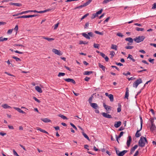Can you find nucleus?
I'll return each instance as SVG.
<instances>
[{
    "label": "nucleus",
    "mask_w": 156,
    "mask_h": 156,
    "mask_svg": "<svg viewBox=\"0 0 156 156\" xmlns=\"http://www.w3.org/2000/svg\"><path fill=\"white\" fill-rule=\"evenodd\" d=\"M146 142H147L146 138L142 136L139 141V145L141 147H143L145 146Z\"/></svg>",
    "instance_id": "f257e3e1"
},
{
    "label": "nucleus",
    "mask_w": 156,
    "mask_h": 156,
    "mask_svg": "<svg viewBox=\"0 0 156 156\" xmlns=\"http://www.w3.org/2000/svg\"><path fill=\"white\" fill-rule=\"evenodd\" d=\"M145 38V37L144 36H139L134 38L133 40L136 42L139 43L143 41Z\"/></svg>",
    "instance_id": "f03ea898"
},
{
    "label": "nucleus",
    "mask_w": 156,
    "mask_h": 156,
    "mask_svg": "<svg viewBox=\"0 0 156 156\" xmlns=\"http://www.w3.org/2000/svg\"><path fill=\"white\" fill-rule=\"evenodd\" d=\"M142 80L141 79L139 78L133 84V86L135 87L136 88L137 87L138 85L142 83Z\"/></svg>",
    "instance_id": "7ed1b4c3"
},
{
    "label": "nucleus",
    "mask_w": 156,
    "mask_h": 156,
    "mask_svg": "<svg viewBox=\"0 0 156 156\" xmlns=\"http://www.w3.org/2000/svg\"><path fill=\"white\" fill-rule=\"evenodd\" d=\"M52 51L55 54L59 56L61 55L62 54V53L60 51L56 49H53L52 50Z\"/></svg>",
    "instance_id": "20e7f679"
},
{
    "label": "nucleus",
    "mask_w": 156,
    "mask_h": 156,
    "mask_svg": "<svg viewBox=\"0 0 156 156\" xmlns=\"http://www.w3.org/2000/svg\"><path fill=\"white\" fill-rule=\"evenodd\" d=\"M108 113H109V112H107V113L105 112H103L102 113V115L103 117L105 118H112V117L111 115H110L108 114Z\"/></svg>",
    "instance_id": "39448f33"
},
{
    "label": "nucleus",
    "mask_w": 156,
    "mask_h": 156,
    "mask_svg": "<svg viewBox=\"0 0 156 156\" xmlns=\"http://www.w3.org/2000/svg\"><path fill=\"white\" fill-rule=\"evenodd\" d=\"M64 80L68 82H71L73 84L76 83L75 81L73 79L70 78L64 79Z\"/></svg>",
    "instance_id": "423d86ee"
},
{
    "label": "nucleus",
    "mask_w": 156,
    "mask_h": 156,
    "mask_svg": "<svg viewBox=\"0 0 156 156\" xmlns=\"http://www.w3.org/2000/svg\"><path fill=\"white\" fill-rule=\"evenodd\" d=\"M103 106L107 112H108L109 110H111V107L106 105L105 103H103Z\"/></svg>",
    "instance_id": "0eeeda50"
},
{
    "label": "nucleus",
    "mask_w": 156,
    "mask_h": 156,
    "mask_svg": "<svg viewBox=\"0 0 156 156\" xmlns=\"http://www.w3.org/2000/svg\"><path fill=\"white\" fill-rule=\"evenodd\" d=\"M128 139L127 141V145L128 147H129L130 145V143L132 141V139L130 136H129L128 137Z\"/></svg>",
    "instance_id": "6e6552de"
},
{
    "label": "nucleus",
    "mask_w": 156,
    "mask_h": 156,
    "mask_svg": "<svg viewBox=\"0 0 156 156\" xmlns=\"http://www.w3.org/2000/svg\"><path fill=\"white\" fill-rule=\"evenodd\" d=\"M138 146L137 145H135L130 150V154H132L134 152L135 150L137 148Z\"/></svg>",
    "instance_id": "1a4fd4ad"
},
{
    "label": "nucleus",
    "mask_w": 156,
    "mask_h": 156,
    "mask_svg": "<svg viewBox=\"0 0 156 156\" xmlns=\"http://www.w3.org/2000/svg\"><path fill=\"white\" fill-rule=\"evenodd\" d=\"M121 124V121L116 122H115L114 126L115 128H118L119 127Z\"/></svg>",
    "instance_id": "9d476101"
},
{
    "label": "nucleus",
    "mask_w": 156,
    "mask_h": 156,
    "mask_svg": "<svg viewBox=\"0 0 156 156\" xmlns=\"http://www.w3.org/2000/svg\"><path fill=\"white\" fill-rule=\"evenodd\" d=\"M13 108L17 110L18 112L22 114H25L26 113L21 109L20 108L17 107H13Z\"/></svg>",
    "instance_id": "9b49d317"
},
{
    "label": "nucleus",
    "mask_w": 156,
    "mask_h": 156,
    "mask_svg": "<svg viewBox=\"0 0 156 156\" xmlns=\"http://www.w3.org/2000/svg\"><path fill=\"white\" fill-rule=\"evenodd\" d=\"M90 106L93 108L96 109L98 108V105L96 103H92L90 105Z\"/></svg>",
    "instance_id": "f8f14e48"
},
{
    "label": "nucleus",
    "mask_w": 156,
    "mask_h": 156,
    "mask_svg": "<svg viewBox=\"0 0 156 156\" xmlns=\"http://www.w3.org/2000/svg\"><path fill=\"white\" fill-rule=\"evenodd\" d=\"M9 5H15L17 6L20 7L22 6V4L21 3H13V2H11L9 3Z\"/></svg>",
    "instance_id": "ddd939ff"
},
{
    "label": "nucleus",
    "mask_w": 156,
    "mask_h": 156,
    "mask_svg": "<svg viewBox=\"0 0 156 156\" xmlns=\"http://www.w3.org/2000/svg\"><path fill=\"white\" fill-rule=\"evenodd\" d=\"M126 92L125 93V98H127L128 99V96L129 95V89L128 87L126 88Z\"/></svg>",
    "instance_id": "4468645a"
},
{
    "label": "nucleus",
    "mask_w": 156,
    "mask_h": 156,
    "mask_svg": "<svg viewBox=\"0 0 156 156\" xmlns=\"http://www.w3.org/2000/svg\"><path fill=\"white\" fill-rule=\"evenodd\" d=\"M35 90L38 92L41 93L42 92L41 88L39 86H37L35 87Z\"/></svg>",
    "instance_id": "2eb2a0df"
},
{
    "label": "nucleus",
    "mask_w": 156,
    "mask_h": 156,
    "mask_svg": "<svg viewBox=\"0 0 156 156\" xmlns=\"http://www.w3.org/2000/svg\"><path fill=\"white\" fill-rule=\"evenodd\" d=\"M41 120L44 122H51V120L47 118L44 119L41 118Z\"/></svg>",
    "instance_id": "dca6fc26"
},
{
    "label": "nucleus",
    "mask_w": 156,
    "mask_h": 156,
    "mask_svg": "<svg viewBox=\"0 0 156 156\" xmlns=\"http://www.w3.org/2000/svg\"><path fill=\"white\" fill-rule=\"evenodd\" d=\"M82 35L87 39H90V37L88 35V34H87L85 33H83L82 34Z\"/></svg>",
    "instance_id": "f3484780"
},
{
    "label": "nucleus",
    "mask_w": 156,
    "mask_h": 156,
    "mask_svg": "<svg viewBox=\"0 0 156 156\" xmlns=\"http://www.w3.org/2000/svg\"><path fill=\"white\" fill-rule=\"evenodd\" d=\"M127 151H128L127 150H124L120 152L119 154V156H123Z\"/></svg>",
    "instance_id": "a211bd4d"
},
{
    "label": "nucleus",
    "mask_w": 156,
    "mask_h": 156,
    "mask_svg": "<svg viewBox=\"0 0 156 156\" xmlns=\"http://www.w3.org/2000/svg\"><path fill=\"white\" fill-rule=\"evenodd\" d=\"M42 37L45 39L49 41H51L54 40V39L52 38H48L47 37Z\"/></svg>",
    "instance_id": "6ab92c4d"
},
{
    "label": "nucleus",
    "mask_w": 156,
    "mask_h": 156,
    "mask_svg": "<svg viewBox=\"0 0 156 156\" xmlns=\"http://www.w3.org/2000/svg\"><path fill=\"white\" fill-rule=\"evenodd\" d=\"M125 40L126 41H129V43H133V40H134L133 39L130 37L126 38Z\"/></svg>",
    "instance_id": "aec40b11"
},
{
    "label": "nucleus",
    "mask_w": 156,
    "mask_h": 156,
    "mask_svg": "<svg viewBox=\"0 0 156 156\" xmlns=\"http://www.w3.org/2000/svg\"><path fill=\"white\" fill-rule=\"evenodd\" d=\"M37 129V130H38L40 131V132H41L42 133H46V134H48V132H47L45 130H44L41 129V128L38 127Z\"/></svg>",
    "instance_id": "412c9836"
},
{
    "label": "nucleus",
    "mask_w": 156,
    "mask_h": 156,
    "mask_svg": "<svg viewBox=\"0 0 156 156\" xmlns=\"http://www.w3.org/2000/svg\"><path fill=\"white\" fill-rule=\"evenodd\" d=\"M111 48L113 49H114L116 51L117 50V46L116 45L112 44L111 45Z\"/></svg>",
    "instance_id": "4be33fe9"
},
{
    "label": "nucleus",
    "mask_w": 156,
    "mask_h": 156,
    "mask_svg": "<svg viewBox=\"0 0 156 156\" xmlns=\"http://www.w3.org/2000/svg\"><path fill=\"white\" fill-rule=\"evenodd\" d=\"M141 129H140V130H137V132L135 134V136L136 137H139L141 136V134L139 133Z\"/></svg>",
    "instance_id": "5701e85b"
},
{
    "label": "nucleus",
    "mask_w": 156,
    "mask_h": 156,
    "mask_svg": "<svg viewBox=\"0 0 156 156\" xmlns=\"http://www.w3.org/2000/svg\"><path fill=\"white\" fill-rule=\"evenodd\" d=\"M108 97L110 99V101L111 102H112L114 101V97L113 96L112 94H109V96H108Z\"/></svg>",
    "instance_id": "b1692460"
},
{
    "label": "nucleus",
    "mask_w": 156,
    "mask_h": 156,
    "mask_svg": "<svg viewBox=\"0 0 156 156\" xmlns=\"http://www.w3.org/2000/svg\"><path fill=\"white\" fill-rule=\"evenodd\" d=\"M93 73V71H85L83 73V74L84 75H90L92 73Z\"/></svg>",
    "instance_id": "393cba45"
},
{
    "label": "nucleus",
    "mask_w": 156,
    "mask_h": 156,
    "mask_svg": "<svg viewBox=\"0 0 156 156\" xmlns=\"http://www.w3.org/2000/svg\"><path fill=\"white\" fill-rule=\"evenodd\" d=\"M98 66L99 67L101 68L104 71H105V67L104 66L101 65L100 63L98 64Z\"/></svg>",
    "instance_id": "a878e982"
},
{
    "label": "nucleus",
    "mask_w": 156,
    "mask_h": 156,
    "mask_svg": "<svg viewBox=\"0 0 156 156\" xmlns=\"http://www.w3.org/2000/svg\"><path fill=\"white\" fill-rule=\"evenodd\" d=\"M37 16V15L34 14L33 15H25V18H29L30 17H35Z\"/></svg>",
    "instance_id": "bb28decb"
},
{
    "label": "nucleus",
    "mask_w": 156,
    "mask_h": 156,
    "mask_svg": "<svg viewBox=\"0 0 156 156\" xmlns=\"http://www.w3.org/2000/svg\"><path fill=\"white\" fill-rule=\"evenodd\" d=\"M156 129V127L154 124H151V126L150 127V129L151 131H153L155 130Z\"/></svg>",
    "instance_id": "cd10ccee"
},
{
    "label": "nucleus",
    "mask_w": 156,
    "mask_h": 156,
    "mask_svg": "<svg viewBox=\"0 0 156 156\" xmlns=\"http://www.w3.org/2000/svg\"><path fill=\"white\" fill-rule=\"evenodd\" d=\"M82 133L84 136L86 138L88 141H90V140L89 137L85 133L83 132H82Z\"/></svg>",
    "instance_id": "c85d7f7f"
},
{
    "label": "nucleus",
    "mask_w": 156,
    "mask_h": 156,
    "mask_svg": "<svg viewBox=\"0 0 156 156\" xmlns=\"http://www.w3.org/2000/svg\"><path fill=\"white\" fill-rule=\"evenodd\" d=\"M118 107L117 108V112H120L121 111V105L120 103L118 104Z\"/></svg>",
    "instance_id": "c756f323"
},
{
    "label": "nucleus",
    "mask_w": 156,
    "mask_h": 156,
    "mask_svg": "<svg viewBox=\"0 0 156 156\" xmlns=\"http://www.w3.org/2000/svg\"><path fill=\"white\" fill-rule=\"evenodd\" d=\"M129 58L133 62H135V60L133 58V57L132 55H129L127 57V58Z\"/></svg>",
    "instance_id": "7c9ffc66"
},
{
    "label": "nucleus",
    "mask_w": 156,
    "mask_h": 156,
    "mask_svg": "<svg viewBox=\"0 0 156 156\" xmlns=\"http://www.w3.org/2000/svg\"><path fill=\"white\" fill-rule=\"evenodd\" d=\"M9 50L12 52L14 51L13 50L11 49H10ZM14 51L16 53L20 54H23V52L20 51L18 50H16V51Z\"/></svg>",
    "instance_id": "2f4dec72"
},
{
    "label": "nucleus",
    "mask_w": 156,
    "mask_h": 156,
    "mask_svg": "<svg viewBox=\"0 0 156 156\" xmlns=\"http://www.w3.org/2000/svg\"><path fill=\"white\" fill-rule=\"evenodd\" d=\"M58 116L59 117H61L63 119H67V118L65 116L62 115L61 114H59L58 115Z\"/></svg>",
    "instance_id": "473e14b6"
},
{
    "label": "nucleus",
    "mask_w": 156,
    "mask_h": 156,
    "mask_svg": "<svg viewBox=\"0 0 156 156\" xmlns=\"http://www.w3.org/2000/svg\"><path fill=\"white\" fill-rule=\"evenodd\" d=\"M136 30L137 31H143L144 30V28H141L140 27H136Z\"/></svg>",
    "instance_id": "72a5a7b5"
},
{
    "label": "nucleus",
    "mask_w": 156,
    "mask_h": 156,
    "mask_svg": "<svg viewBox=\"0 0 156 156\" xmlns=\"http://www.w3.org/2000/svg\"><path fill=\"white\" fill-rule=\"evenodd\" d=\"M2 107L5 108H11V107L8 106L7 104H5L2 105Z\"/></svg>",
    "instance_id": "f704fd0d"
},
{
    "label": "nucleus",
    "mask_w": 156,
    "mask_h": 156,
    "mask_svg": "<svg viewBox=\"0 0 156 156\" xmlns=\"http://www.w3.org/2000/svg\"><path fill=\"white\" fill-rule=\"evenodd\" d=\"M88 43V42H87L86 41H80L79 44H87Z\"/></svg>",
    "instance_id": "c9c22d12"
},
{
    "label": "nucleus",
    "mask_w": 156,
    "mask_h": 156,
    "mask_svg": "<svg viewBox=\"0 0 156 156\" xmlns=\"http://www.w3.org/2000/svg\"><path fill=\"white\" fill-rule=\"evenodd\" d=\"M8 38H3L2 37H0V42L3 41H6L7 40Z\"/></svg>",
    "instance_id": "e433bc0d"
},
{
    "label": "nucleus",
    "mask_w": 156,
    "mask_h": 156,
    "mask_svg": "<svg viewBox=\"0 0 156 156\" xmlns=\"http://www.w3.org/2000/svg\"><path fill=\"white\" fill-rule=\"evenodd\" d=\"M12 58L15 59L16 61H21V60L20 58L15 56H13Z\"/></svg>",
    "instance_id": "4c0bfd02"
},
{
    "label": "nucleus",
    "mask_w": 156,
    "mask_h": 156,
    "mask_svg": "<svg viewBox=\"0 0 156 156\" xmlns=\"http://www.w3.org/2000/svg\"><path fill=\"white\" fill-rule=\"evenodd\" d=\"M94 33L97 34H99L100 35H103L104 34L103 32H100L98 31L95 30L94 31Z\"/></svg>",
    "instance_id": "58836bf2"
},
{
    "label": "nucleus",
    "mask_w": 156,
    "mask_h": 156,
    "mask_svg": "<svg viewBox=\"0 0 156 156\" xmlns=\"http://www.w3.org/2000/svg\"><path fill=\"white\" fill-rule=\"evenodd\" d=\"M100 45L99 44L94 43V47L95 48L98 49L99 48Z\"/></svg>",
    "instance_id": "ea45409f"
},
{
    "label": "nucleus",
    "mask_w": 156,
    "mask_h": 156,
    "mask_svg": "<svg viewBox=\"0 0 156 156\" xmlns=\"http://www.w3.org/2000/svg\"><path fill=\"white\" fill-rule=\"evenodd\" d=\"M65 75V73H59L58 76V77L63 76Z\"/></svg>",
    "instance_id": "a19ab883"
},
{
    "label": "nucleus",
    "mask_w": 156,
    "mask_h": 156,
    "mask_svg": "<svg viewBox=\"0 0 156 156\" xmlns=\"http://www.w3.org/2000/svg\"><path fill=\"white\" fill-rule=\"evenodd\" d=\"M92 1V0H88L86 2L84 3L85 6H86L88 5Z\"/></svg>",
    "instance_id": "79ce46f5"
},
{
    "label": "nucleus",
    "mask_w": 156,
    "mask_h": 156,
    "mask_svg": "<svg viewBox=\"0 0 156 156\" xmlns=\"http://www.w3.org/2000/svg\"><path fill=\"white\" fill-rule=\"evenodd\" d=\"M89 15V13H87L85 14L81 18L80 20L81 21L83 19L86 17L87 16H88Z\"/></svg>",
    "instance_id": "37998d69"
},
{
    "label": "nucleus",
    "mask_w": 156,
    "mask_h": 156,
    "mask_svg": "<svg viewBox=\"0 0 156 156\" xmlns=\"http://www.w3.org/2000/svg\"><path fill=\"white\" fill-rule=\"evenodd\" d=\"M93 97V96L92 95L91 97H90L89 99H88V101L89 103L90 104V105L91 104V103H92V98Z\"/></svg>",
    "instance_id": "c03bdc74"
},
{
    "label": "nucleus",
    "mask_w": 156,
    "mask_h": 156,
    "mask_svg": "<svg viewBox=\"0 0 156 156\" xmlns=\"http://www.w3.org/2000/svg\"><path fill=\"white\" fill-rule=\"evenodd\" d=\"M133 48H134V47L133 46H126L125 47V48L127 49H132Z\"/></svg>",
    "instance_id": "a18cd8bd"
},
{
    "label": "nucleus",
    "mask_w": 156,
    "mask_h": 156,
    "mask_svg": "<svg viewBox=\"0 0 156 156\" xmlns=\"http://www.w3.org/2000/svg\"><path fill=\"white\" fill-rule=\"evenodd\" d=\"M89 26V23L88 22H87L86 23L85 26H84V28L85 29H87L88 28V27Z\"/></svg>",
    "instance_id": "49530a36"
},
{
    "label": "nucleus",
    "mask_w": 156,
    "mask_h": 156,
    "mask_svg": "<svg viewBox=\"0 0 156 156\" xmlns=\"http://www.w3.org/2000/svg\"><path fill=\"white\" fill-rule=\"evenodd\" d=\"M140 129H142V125H143V120L142 119V118L140 116Z\"/></svg>",
    "instance_id": "de8ad7c7"
},
{
    "label": "nucleus",
    "mask_w": 156,
    "mask_h": 156,
    "mask_svg": "<svg viewBox=\"0 0 156 156\" xmlns=\"http://www.w3.org/2000/svg\"><path fill=\"white\" fill-rule=\"evenodd\" d=\"M97 16H98L96 13H93L92 14V16L91 17V18L92 19H94Z\"/></svg>",
    "instance_id": "09e8293b"
},
{
    "label": "nucleus",
    "mask_w": 156,
    "mask_h": 156,
    "mask_svg": "<svg viewBox=\"0 0 156 156\" xmlns=\"http://www.w3.org/2000/svg\"><path fill=\"white\" fill-rule=\"evenodd\" d=\"M115 54V52L113 51H112L110 52V55H111V58H112Z\"/></svg>",
    "instance_id": "8fccbe9b"
},
{
    "label": "nucleus",
    "mask_w": 156,
    "mask_h": 156,
    "mask_svg": "<svg viewBox=\"0 0 156 156\" xmlns=\"http://www.w3.org/2000/svg\"><path fill=\"white\" fill-rule=\"evenodd\" d=\"M29 12H32L31 10H27L25 11H23L22 12V14H26Z\"/></svg>",
    "instance_id": "3c124183"
},
{
    "label": "nucleus",
    "mask_w": 156,
    "mask_h": 156,
    "mask_svg": "<svg viewBox=\"0 0 156 156\" xmlns=\"http://www.w3.org/2000/svg\"><path fill=\"white\" fill-rule=\"evenodd\" d=\"M148 60L151 63L153 64L154 63V59H151V58H149V59H148Z\"/></svg>",
    "instance_id": "603ef678"
},
{
    "label": "nucleus",
    "mask_w": 156,
    "mask_h": 156,
    "mask_svg": "<svg viewBox=\"0 0 156 156\" xmlns=\"http://www.w3.org/2000/svg\"><path fill=\"white\" fill-rule=\"evenodd\" d=\"M70 124L76 130H77V128L72 123H70Z\"/></svg>",
    "instance_id": "864d4df0"
},
{
    "label": "nucleus",
    "mask_w": 156,
    "mask_h": 156,
    "mask_svg": "<svg viewBox=\"0 0 156 156\" xmlns=\"http://www.w3.org/2000/svg\"><path fill=\"white\" fill-rule=\"evenodd\" d=\"M103 11V9H101L99 11H98L96 13L98 15V14H101L102 12Z\"/></svg>",
    "instance_id": "5fc2aeb1"
},
{
    "label": "nucleus",
    "mask_w": 156,
    "mask_h": 156,
    "mask_svg": "<svg viewBox=\"0 0 156 156\" xmlns=\"http://www.w3.org/2000/svg\"><path fill=\"white\" fill-rule=\"evenodd\" d=\"M33 98L37 102H38V103H40L41 102V101L38 100V99H37L35 97H33Z\"/></svg>",
    "instance_id": "6e6d98bb"
},
{
    "label": "nucleus",
    "mask_w": 156,
    "mask_h": 156,
    "mask_svg": "<svg viewBox=\"0 0 156 156\" xmlns=\"http://www.w3.org/2000/svg\"><path fill=\"white\" fill-rule=\"evenodd\" d=\"M22 18H25V15L18 16L17 17H15V19H18Z\"/></svg>",
    "instance_id": "4d7b16f0"
},
{
    "label": "nucleus",
    "mask_w": 156,
    "mask_h": 156,
    "mask_svg": "<svg viewBox=\"0 0 156 156\" xmlns=\"http://www.w3.org/2000/svg\"><path fill=\"white\" fill-rule=\"evenodd\" d=\"M22 15V12H21L17 13L16 14H15L13 15H12V16H18L19 15Z\"/></svg>",
    "instance_id": "13d9d810"
},
{
    "label": "nucleus",
    "mask_w": 156,
    "mask_h": 156,
    "mask_svg": "<svg viewBox=\"0 0 156 156\" xmlns=\"http://www.w3.org/2000/svg\"><path fill=\"white\" fill-rule=\"evenodd\" d=\"M117 35L119 37H123L124 35L120 33H118L117 34Z\"/></svg>",
    "instance_id": "bf43d9fd"
},
{
    "label": "nucleus",
    "mask_w": 156,
    "mask_h": 156,
    "mask_svg": "<svg viewBox=\"0 0 156 156\" xmlns=\"http://www.w3.org/2000/svg\"><path fill=\"white\" fill-rule=\"evenodd\" d=\"M115 150L116 151V154L119 156V154L120 152L119 150H117V148H115Z\"/></svg>",
    "instance_id": "052dcab7"
},
{
    "label": "nucleus",
    "mask_w": 156,
    "mask_h": 156,
    "mask_svg": "<svg viewBox=\"0 0 156 156\" xmlns=\"http://www.w3.org/2000/svg\"><path fill=\"white\" fill-rule=\"evenodd\" d=\"M14 46H21V47H24V46H23V45H22V44H14Z\"/></svg>",
    "instance_id": "680f3d73"
},
{
    "label": "nucleus",
    "mask_w": 156,
    "mask_h": 156,
    "mask_svg": "<svg viewBox=\"0 0 156 156\" xmlns=\"http://www.w3.org/2000/svg\"><path fill=\"white\" fill-rule=\"evenodd\" d=\"M59 23H57L56 24L54 27V29H56L58 27Z\"/></svg>",
    "instance_id": "e2e57ef3"
},
{
    "label": "nucleus",
    "mask_w": 156,
    "mask_h": 156,
    "mask_svg": "<svg viewBox=\"0 0 156 156\" xmlns=\"http://www.w3.org/2000/svg\"><path fill=\"white\" fill-rule=\"evenodd\" d=\"M13 154L14 155H16V156H20L17 153L16 151L14 150H13Z\"/></svg>",
    "instance_id": "0e129e2a"
},
{
    "label": "nucleus",
    "mask_w": 156,
    "mask_h": 156,
    "mask_svg": "<svg viewBox=\"0 0 156 156\" xmlns=\"http://www.w3.org/2000/svg\"><path fill=\"white\" fill-rule=\"evenodd\" d=\"M88 35L90 37H93V33L91 32H89L88 33Z\"/></svg>",
    "instance_id": "69168bd1"
},
{
    "label": "nucleus",
    "mask_w": 156,
    "mask_h": 156,
    "mask_svg": "<svg viewBox=\"0 0 156 156\" xmlns=\"http://www.w3.org/2000/svg\"><path fill=\"white\" fill-rule=\"evenodd\" d=\"M156 8V3H154L153 5V6L152 7V9H155Z\"/></svg>",
    "instance_id": "338daca9"
},
{
    "label": "nucleus",
    "mask_w": 156,
    "mask_h": 156,
    "mask_svg": "<svg viewBox=\"0 0 156 156\" xmlns=\"http://www.w3.org/2000/svg\"><path fill=\"white\" fill-rule=\"evenodd\" d=\"M100 54L101 56L103 58H104L106 56L105 54L102 52Z\"/></svg>",
    "instance_id": "774afa93"
}]
</instances>
